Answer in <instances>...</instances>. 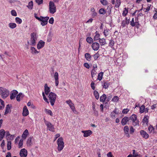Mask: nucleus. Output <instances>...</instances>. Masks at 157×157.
I'll return each instance as SVG.
<instances>
[{"mask_svg": "<svg viewBox=\"0 0 157 157\" xmlns=\"http://www.w3.org/2000/svg\"><path fill=\"white\" fill-rule=\"evenodd\" d=\"M95 35L94 36V41H96L98 40H99L100 38H99L100 35L98 33L97 31H96L95 33Z\"/></svg>", "mask_w": 157, "mask_h": 157, "instance_id": "obj_26", "label": "nucleus"}, {"mask_svg": "<svg viewBox=\"0 0 157 157\" xmlns=\"http://www.w3.org/2000/svg\"><path fill=\"white\" fill-rule=\"evenodd\" d=\"M5 107L4 101L1 99H0V110L2 109Z\"/></svg>", "mask_w": 157, "mask_h": 157, "instance_id": "obj_33", "label": "nucleus"}, {"mask_svg": "<svg viewBox=\"0 0 157 157\" xmlns=\"http://www.w3.org/2000/svg\"><path fill=\"white\" fill-rule=\"evenodd\" d=\"M15 137V135H10L9 136H8V137H6L7 140H13L14 139V138Z\"/></svg>", "mask_w": 157, "mask_h": 157, "instance_id": "obj_43", "label": "nucleus"}, {"mask_svg": "<svg viewBox=\"0 0 157 157\" xmlns=\"http://www.w3.org/2000/svg\"><path fill=\"white\" fill-rule=\"evenodd\" d=\"M148 130L150 133H154V128L151 125H150L149 126Z\"/></svg>", "mask_w": 157, "mask_h": 157, "instance_id": "obj_32", "label": "nucleus"}, {"mask_svg": "<svg viewBox=\"0 0 157 157\" xmlns=\"http://www.w3.org/2000/svg\"><path fill=\"white\" fill-rule=\"evenodd\" d=\"M45 112L48 114H49L51 116H53V113L52 112V111L49 109H45Z\"/></svg>", "mask_w": 157, "mask_h": 157, "instance_id": "obj_46", "label": "nucleus"}, {"mask_svg": "<svg viewBox=\"0 0 157 157\" xmlns=\"http://www.w3.org/2000/svg\"><path fill=\"white\" fill-rule=\"evenodd\" d=\"M91 16L93 17L96 16L97 15V13L95 11H94L91 13Z\"/></svg>", "mask_w": 157, "mask_h": 157, "instance_id": "obj_59", "label": "nucleus"}, {"mask_svg": "<svg viewBox=\"0 0 157 157\" xmlns=\"http://www.w3.org/2000/svg\"><path fill=\"white\" fill-rule=\"evenodd\" d=\"M30 45L34 46L36 44V40H37V36L36 33L33 32L31 34Z\"/></svg>", "mask_w": 157, "mask_h": 157, "instance_id": "obj_3", "label": "nucleus"}, {"mask_svg": "<svg viewBox=\"0 0 157 157\" xmlns=\"http://www.w3.org/2000/svg\"><path fill=\"white\" fill-rule=\"evenodd\" d=\"M5 135V131L3 129L0 130V141L4 138Z\"/></svg>", "mask_w": 157, "mask_h": 157, "instance_id": "obj_20", "label": "nucleus"}, {"mask_svg": "<svg viewBox=\"0 0 157 157\" xmlns=\"http://www.w3.org/2000/svg\"><path fill=\"white\" fill-rule=\"evenodd\" d=\"M96 70H92L91 71V75L92 78H93L97 74Z\"/></svg>", "mask_w": 157, "mask_h": 157, "instance_id": "obj_41", "label": "nucleus"}, {"mask_svg": "<svg viewBox=\"0 0 157 157\" xmlns=\"http://www.w3.org/2000/svg\"><path fill=\"white\" fill-rule=\"evenodd\" d=\"M134 131V129L133 128L132 126H131L130 127V134H132L133 133Z\"/></svg>", "mask_w": 157, "mask_h": 157, "instance_id": "obj_62", "label": "nucleus"}, {"mask_svg": "<svg viewBox=\"0 0 157 157\" xmlns=\"http://www.w3.org/2000/svg\"><path fill=\"white\" fill-rule=\"evenodd\" d=\"M106 12V10L103 8H101L99 10V13L101 14H105Z\"/></svg>", "mask_w": 157, "mask_h": 157, "instance_id": "obj_36", "label": "nucleus"}, {"mask_svg": "<svg viewBox=\"0 0 157 157\" xmlns=\"http://www.w3.org/2000/svg\"><path fill=\"white\" fill-rule=\"evenodd\" d=\"M85 56L86 59L88 61L91 60V56L90 54L88 53H86L85 55Z\"/></svg>", "mask_w": 157, "mask_h": 157, "instance_id": "obj_27", "label": "nucleus"}, {"mask_svg": "<svg viewBox=\"0 0 157 157\" xmlns=\"http://www.w3.org/2000/svg\"><path fill=\"white\" fill-rule=\"evenodd\" d=\"M11 14L13 16H17V13L15 10H12L11 12Z\"/></svg>", "mask_w": 157, "mask_h": 157, "instance_id": "obj_55", "label": "nucleus"}, {"mask_svg": "<svg viewBox=\"0 0 157 157\" xmlns=\"http://www.w3.org/2000/svg\"><path fill=\"white\" fill-rule=\"evenodd\" d=\"M9 91L6 88L0 87V94L3 99L6 98L9 95Z\"/></svg>", "mask_w": 157, "mask_h": 157, "instance_id": "obj_1", "label": "nucleus"}, {"mask_svg": "<svg viewBox=\"0 0 157 157\" xmlns=\"http://www.w3.org/2000/svg\"><path fill=\"white\" fill-rule=\"evenodd\" d=\"M107 155L108 157H114L112 154V153L111 152H109L107 153Z\"/></svg>", "mask_w": 157, "mask_h": 157, "instance_id": "obj_64", "label": "nucleus"}, {"mask_svg": "<svg viewBox=\"0 0 157 157\" xmlns=\"http://www.w3.org/2000/svg\"><path fill=\"white\" fill-rule=\"evenodd\" d=\"M145 106L144 105H142L140 109V113H142L144 111Z\"/></svg>", "mask_w": 157, "mask_h": 157, "instance_id": "obj_49", "label": "nucleus"}, {"mask_svg": "<svg viewBox=\"0 0 157 157\" xmlns=\"http://www.w3.org/2000/svg\"><path fill=\"white\" fill-rule=\"evenodd\" d=\"M56 96V94L54 93L51 92L48 95V98L52 106H53L54 105Z\"/></svg>", "mask_w": 157, "mask_h": 157, "instance_id": "obj_2", "label": "nucleus"}, {"mask_svg": "<svg viewBox=\"0 0 157 157\" xmlns=\"http://www.w3.org/2000/svg\"><path fill=\"white\" fill-rule=\"evenodd\" d=\"M10 107V105L9 104H8L7 105L5 109V112L4 113L5 115H6L11 111Z\"/></svg>", "mask_w": 157, "mask_h": 157, "instance_id": "obj_24", "label": "nucleus"}, {"mask_svg": "<svg viewBox=\"0 0 157 157\" xmlns=\"http://www.w3.org/2000/svg\"><path fill=\"white\" fill-rule=\"evenodd\" d=\"M132 154L133 157H136L138 155V154L137 153H136V151L135 150H132Z\"/></svg>", "mask_w": 157, "mask_h": 157, "instance_id": "obj_58", "label": "nucleus"}, {"mask_svg": "<svg viewBox=\"0 0 157 157\" xmlns=\"http://www.w3.org/2000/svg\"><path fill=\"white\" fill-rule=\"evenodd\" d=\"M149 118V117L148 116H145L143 119V122L144 123H148V120Z\"/></svg>", "mask_w": 157, "mask_h": 157, "instance_id": "obj_40", "label": "nucleus"}, {"mask_svg": "<svg viewBox=\"0 0 157 157\" xmlns=\"http://www.w3.org/2000/svg\"><path fill=\"white\" fill-rule=\"evenodd\" d=\"M54 77L55 80V84L56 86H57L59 84V75L58 73L56 72L54 74Z\"/></svg>", "mask_w": 157, "mask_h": 157, "instance_id": "obj_17", "label": "nucleus"}, {"mask_svg": "<svg viewBox=\"0 0 157 157\" xmlns=\"http://www.w3.org/2000/svg\"><path fill=\"white\" fill-rule=\"evenodd\" d=\"M86 41L89 43H91L93 41V39L90 37H87L86 39Z\"/></svg>", "mask_w": 157, "mask_h": 157, "instance_id": "obj_44", "label": "nucleus"}, {"mask_svg": "<svg viewBox=\"0 0 157 157\" xmlns=\"http://www.w3.org/2000/svg\"><path fill=\"white\" fill-rule=\"evenodd\" d=\"M36 1L38 5L41 4L43 3V0H36Z\"/></svg>", "mask_w": 157, "mask_h": 157, "instance_id": "obj_63", "label": "nucleus"}, {"mask_svg": "<svg viewBox=\"0 0 157 157\" xmlns=\"http://www.w3.org/2000/svg\"><path fill=\"white\" fill-rule=\"evenodd\" d=\"M99 56V55L98 53H96L94 55V58L95 60H96Z\"/></svg>", "mask_w": 157, "mask_h": 157, "instance_id": "obj_57", "label": "nucleus"}, {"mask_svg": "<svg viewBox=\"0 0 157 157\" xmlns=\"http://www.w3.org/2000/svg\"><path fill=\"white\" fill-rule=\"evenodd\" d=\"M82 132L84 133L83 136L84 137H88L92 133V132L90 130L82 131Z\"/></svg>", "mask_w": 157, "mask_h": 157, "instance_id": "obj_13", "label": "nucleus"}, {"mask_svg": "<svg viewBox=\"0 0 157 157\" xmlns=\"http://www.w3.org/2000/svg\"><path fill=\"white\" fill-rule=\"evenodd\" d=\"M44 123L46 125L48 129L50 131L54 132V128L53 125L50 122L46 121L44 119Z\"/></svg>", "mask_w": 157, "mask_h": 157, "instance_id": "obj_8", "label": "nucleus"}, {"mask_svg": "<svg viewBox=\"0 0 157 157\" xmlns=\"http://www.w3.org/2000/svg\"><path fill=\"white\" fill-rule=\"evenodd\" d=\"M11 142L10 141H9L7 142V149L8 150H9L11 148Z\"/></svg>", "mask_w": 157, "mask_h": 157, "instance_id": "obj_42", "label": "nucleus"}, {"mask_svg": "<svg viewBox=\"0 0 157 157\" xmlns=\"http://www.w3.org/2000/svg\"><path fill=\"white\" fill-rule=\"evenodd\" d=\"M130 25L131 26L133 27L135 26H137L139 25V23L138 18V17H136L135 18V22L134 18H133L132 21L130 22Z\"/></svg>", "mask_w": 157, "mask_h": 157, "instance_id": "obj_9", "label": "nucleus"}, {"mask_svg": "<svg viewBox=\"0 0 157 157\" xmlns=\"http://www.w3.org/2000/svg\"><path fill=\"white\" fill-rule=\"evenodd\" d=\"M18 92L16 90H13L11 92L10 95V98L11 100L14 99L16 95L17 94Z\"/></svg>", "mask_w": 157, "mask_h": 157, "instance_id": "obj_12", "label": "nucleus"}, {"mask_svg": "<svg viewBox=\"0 0 157 157\" xmlns=\"http://www.w3.org/2000/svg\"><path fill=\"white\" fill-rule=\"evenodd\" d=\"M31 52L33 54H36L39 52L40 51H38L34 47H31L30 48Z\"/></svg>", "mask_w": 157, "mask_h": 157, "instance_id": "obj_23", "label": "nucleus"}, {"mask_svg": "<svg viewBox=\"0 0 157 157\" xmlns=\"http://www.w3.org/2000/svg\"><path fill=\"white\" fill-rule=\"evenodd\" d=\"M124 131L126 136L128 137H129L130 135L128 132L129 128L128 126H125L124 127Z\"/></svg>", "mask_w": 157, "mask_h": 157, "instance_id": "obj_19", "label": "nucleus"}, {"mask_svg": "<svg viewBox=\"0 0 157 157\" xmlns=\"http://www.w3.org/2000/svg\"><path fill=\"white\" fill-rule=\"evenodd\" d=\"M8 25L10 28L12 29L15 28L17 26L16 24L14 23H10Z\"/></svg>", "mask_w": 157, "mask_h": 157, "instance_id": "obj_31", "label": "nucleus"}, {"mask_svg": "<svg viewBox=\"0 0 157 157\" xmlns=\"http://www.w3.org/2000/svg\"><path fill=\"white\" fill-rule=\"evenodd\" d=\"M44 91L46 95H48L50 91V88L48 86L47 84L44 85Z\"/></svg>", "mask_w": 157, "mask_h": 157, "instance_id": "obj_22", "label": "nucleus"}, {"mask_svg": "<svg viewBox=\"0 0 157 157\" xmlns=\"http://www.w3.org/2000/svg\"><path fill=\"white\" fill-rule=\"evenodd\" d=\"M23 145V140L22 139L20 140V141L19 142L18 144V147L19 148H21L22 147V145Z\"/></svg>", "mask_w": 157, "mask_h": 157, "instance_id": "obj_51", "label": "nucleus"}, {"mask_svg": "<svg viewBox=\"0 0 157 157\" xmlns=\"http://www.w3.org/2000/svg\"><path fill=\"white\" fill-rule=\"evenodd\" d=\"M126 24V21H125V20H124L122 21L121 26L123 27H124L125 26Z\"/></svg>", "mask_w": 157, "mask_h": 157, "instance_id": "obj_61", "label": "nucleus"}, {"mask_svg": "<svg viewBox=\"0 0 157 157\" xmlns=\"http://www.w3.org/2000/svg\"><path fill=\"white\" fill-rule=\"evenodd\" d=\"M15 21L17 23L20 24L22 22V20L19 17H16L15 18Z\"/></svg>", "mask_w": 157, "mask_h": 157, "instance_id": "obj_45", "label": "nucleus"}, {"mask_svg": "<svg viewBox=\"0 0 157 157\" xmlns=\"http://www.w3.org/2000/svg\"><path fill=\"white\" fill-rule=\"evenodd\" d=\"M106 98L107 97L106 95L104 94L100 97V101L102 102H104L105 101Z\"/></svg>", "mask_w": 157, "mask_h": 157, "instance_id": "obj_25", "label": "nucleus"}, {"mask_svg": "<svg viewBox=\"0 0 157 157\" xmlns=\"http://www.w3.org/2000/svg\"><path fill=\"white\" fill-rule=\"evenodd\" d=\"M118 100V98L117 96H114L112 99L113 101L117 102Z\"/></svg>", "mask_w": 157, "mask_h": 157, "instance_id": "obj_56", "label": "nucleus"}, {"mask_svg": "<svg viewBox=\"0 0 157 157\" xmlns=\"http://www.w3.org/2000/svg\"><path fill=\"white\" fill-rule=\"evenodd\" d=\"M45 45V42L42 40H40L37 44V48L40 49L43 48Z\"/></svg>", "mask_w": 157, "mask_h": 157, "instance_id": "obj_14", "label": "nucleus"}, {"mask_svg": "<svg viewBox=\"0 0 157 157\" xmlns=\"http://www.w3.org/2000/svg\"><path fill=\"white\" fill-rule=\"evenodd\" d=\"M94 94L96 98L98 99L99 98V95L98 92L96 90H95L94 92Z\"/></svg>", "mask_w": 157, "mask_h": 157, "instance_id": "obj_48", "label": "nucleus"}, {"mask_svg": "<svg viewBox=\"0 0 157 157\" xmlns=\"http://www.w3.org/2000/svg\"><path fill=\"white\" fill-rule=\"evenodd\" d=\"M103 75V73L102 72H101L99 73L98 75V79L99 80V81L101 80L102 78Z\"/></svg>", "mask_w": 157, "mask_h": 157, "instance_id": "obj_37", "label": "nucleus"}, {"mask_svg": "<svg viewBox=\"0 0 157 157\" xmlns=\"http://www.w3.org/2000/svg\"><path fill=\"white\" fill-rule=\"evenodd\" d=\"M54 20L53 17H51L49 21V22L50 24H53L54 23Z\"/></svg>", "mask_w": 157, "mask_h": 157, "instance_id": "obj_60", "label": "nucleus"}, {"mask_svg": "<svg viewBox=\"0 0 157 157\" xmlns=\"http://www.w3.org/2000/svg\"><path fill=\"white\" fill-rule=\"evenodd\" d=\"M29 113V111L27 108V107L25 106L24 107L23 111V115L24 116H26Z\"/></svg>", "mask_w": 157, "mask_h": 157, "instance_id": "obj_18", "label": "nucleus"}, {"mask_svg": "<svg viewBox=\"0 0 157 157\" xmlns=\"http://www.w3.org/2000/svg\"><path fill=\"white\" fill-rule=\"evenodd\" d=\"M109 83L107 82H105L102 85L103 87L105 89H107L109 87Z\"/></svg>", "mask_w": 157, "mask_h": 157, "instance_id": "obj_38", "label": "nucleus"}, {"mask_svg": "<svg viewBox=\"0 0 157 157\" xmlns=\"http://www.w3.org/2000/svg\"><path fill=\"white\" fill-rule=\"evenodd\" d=\"M49 19L48 17H44L41 16L39 21H41L40 24L42 26H44L47 24Z\"/></svg>", "mask_w": 157, "mask_h": 157, "instance_id": "obj_7", "label": "nucleus"}, {"mask_svg": "<svg viewBox=\"0 0 157 157\" xmlns=\"http://www.w3.org/2000/svg\"><path fill=\"white\" fill-rule=\"evenodd\" d=\"M58 149L59 151H61L64 147V143L62 137H59L57 140Z\"/></svg>", "mask_w": 157, "mask_h": 157, "instance_id": "obj_4", "label": "nucleus"}, {"mask_svg": "<svg viewBox=\"0 0 157 157\" xmlns=\"http://www.w3.org/2000/svg\"><path fill=\"white\" fill-rule=\"evenodd\" d=\"M32 137H29L27 141V144L28 146H30L32 144Z\"/></svg>", "mask_w": 157, "mask_h": 157, "instance_id": "obj_35", "label": "nucleus"}, {"mask_svg": "<svg viewBox=\"0 0 157 157\" xmlns=\"http://www.w3.org/2000/svg\"><path fill=\"white\" fill-rule=\"evenodd\" d=\"M114 44V42L113 40H110L109 43V46L111 47L112 48Z\"/></svg>", "mask_w": 157, "mask_h": 157, "instance_id": "obj_47", "label": "nucleus"}, {"mask_svg": "<svg viewBox=\"0 0 157 157\" xmlns=\"http://www.w3.org/2000/svg\"><path fill=\"white\" fill-rule=\"evenodd\" d=\"M129 111V109L128 108L124 109L122 111V112L123 114H126L128 113Z\"/></svg>", "mask_w": 157, "mask_h": 157, "instance_id": "obj_53", "label": "nucleus"}, {"mask_svg": "<svg viewBox=\"0 0 157 157\" xmlns=\"http://www.w3.org/2000/svg\"><path fill=\"white\" fill-rule=\"evenodd\" d=\"M28 8L32 10L33 8V2L32 1L29 2V3L28 5L27 6Z\"/></svg>", "mask_w": 157, "mask_h": 157, "instance_id": "obj_34", "label": "nucleus"}, {"mask_svg": "<svg viewBox=\"0 0 157 157\" xmlns=\"http://www.w3.org/2000/svg\"><path fill=\"white\" fill-rule=\"evenodd\" d=\"M128 13V10L126 8H124V10L123 11L122 15L123 16H125Z\"/></svg>", "mask_w": 157, "mask_h": 157, "instance_id": "obj_50", "label": "nucleus"}, {"mask_svg": "<svg viewBox=\"0 0 157 157\" xmlns=\"http://www.w3.org/2000/svg\"><path fill=\"white\" fill-rule=\"evenodd\" d=\"M130 118L129 117H124L121 120V123L123 125H125L127 122L129 121Z\"/></svg>", "mask_w": 157, "mask_h": 157, "instance_id": "obj_16", "label": "nucleus"}, {"mask_svg": "<svg viewBox=\"0 0 157 157\" xmlns=\"http://www.w3.org/2000/svg\"><path fill=\"white\" fill-rule=\"evenodd\" d=\"M101 3L103 6H106L108 4V2L106 0H100Z\"/></svg>", "mask_w": 157, "mask_h": 157, "instance_id": "obj_39", "label": "nucleus"}, {"mask_svg": "<svg viewBox=\"0 0 157 157\" xmlns=\"http://www.w3.org/2000/svg\"><path fill=\"white\" fill-rule=\"evenodd\" d=\"M49 12L52 14L56 12V7L54 2L50 1L49 2Z\"/></svg>", "mask_w": 157, "mask_h": 157, "instance_id": "obj_6", "label": "nucleus"}, {"mask_svg": "<svg viewBox=\"0 0 157 157\" xmlns=\"http://www.w3.org/2000/svg\"><path fill=\"white\" fill-rule=\"evenodd\" d=\"M129 118L132 121V125L134 126H139V121L137 119V116L134 114L131 116Z\"/></svg>", "mask_w": 157, "mask_h": 157, "instance_id": "obj_5", "label": "nucleus"}, {"mask_svg": "<svg viewBox=\"0 0 157 157\" xmlns=\"http://www.w3.org/2000/svg\"><path fill=\"white\" fill-rule=\"evenodd\" d=\"M99 42L101 46L104 45L106 44V41L105 38L99 39Z\"/></svg>", "mask_w": 157, "mask_h": 157, "instance_id": "obj_30", "label": "nucleus"}, {"mask_svg": "<svg viewBox=\"0 0 157 157\" xmlns=\"http://www.w3.org/2000/svg\"><path fill=\"white\" fill-rule=\"evenodd\" d=\"M109 30L107 28L105 29L103 32V34L105 37L109 36Z\"/></svg>", "mask_w": 157, "mask_h": 157, "instance_id": "obj_29", "label": "nucleus"}, {"mask_svg": "<svg viewBox=\"0 0 157 157\" xmlns=\"http://www.w3.org/2000/svg\"><path fill=\"white\" fill-rule=\"evenodd\" d=\"M121 4V1L119 0H117L115 6L116 7H118Z\"/></svg>", "mask_w": 157, "mask_h": 157, "instance_id": "obj_54", "label": "nucleus"}, {"mask_svg": "<svg viewBox=\"0 0 157 157\" xmlns=\"http://www.w3.org/2000/svg\"><path fill=\"white\" fill-rule=\"evenodd\" d=\"M69 106L73 112L75 113H76L77 112L75 110L74 104L72 103L71 104L69 105Z\"/></svg>", "mask_w": 157, "mask_h": 157, "instance_id": "obj_28", "label": "nucleus"}, {"mask_svg": "<svg viewBox=\"0 0 157 157\" xmlns=\"http://www.w3.org/2000/svg\"><path fill=\"white\" fill-rule=\"evenodd\" d=\"M28 155L27 150L25 148L22 149L19 153V155L21 157H26Z\"/></svg>", "mask_w": 157, "mask_h": 157, "instance_id": "obj_10", "label": "nucleus"}, {"mask_svg": "<svg viewBox=\"0 0 157 157\" xmlns=\"http://www.w3.org/2000/svg\"><path fill=\"white\" fill-rule=\"evenodd\" d=\"M29 134V132L28 130L27 129H25V131L23 132L22 134V138L23 139H25L26 138L27 136V135Z\"/></svg>", "mask_w": 157, "mask_h": 157, "instance_id": "obj_21", "label": "nucleus"}, {"mask_svg": "<svg viewBox=\"0 0 157 157\" xmlns=\"http://www.w3.org/2000/svg\"><path fill=\"white\" fill-rule=\"evenodd\" d=\"M22 95V93H20L17 95L16 97V100L17 101H20V97Z\"/></svg>", "mask_w": 157, "mask_h": 157, "instance_id": "obj_52", "label": "nucleus"}, {"mask_svg": "<svg viewBox=\"0 0 157 157\" xmlns=\"http://www.w3.org/2000/svg\"><path fill=\"white\" fill-rule=\"evenodd\" d=\"M140 134L142 137L145 139H147L149 137L148 134L144 130H141L140 131Z\"/></svg>", "mask_w": 157, "mask_h": 157, "instance_id": "obj_15", "label": "nucleus"}, {"mask_svg": "<svg viewBox=\"0 0 157 157\" xmlns=\"http://www.w3.org/2000/svg\"><path fill=\"white\" fill-rule=\"evenodd\" d=\"M92 47L94 50L97 51L99 48L100 45L98 43L94 42L92 44Z\"/></svg>", "mask_w": 157, "mask_h": 157, "instance_id": "obj_11", "label": "nucleus"}]
</instances>
